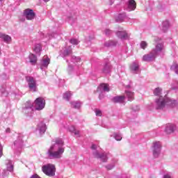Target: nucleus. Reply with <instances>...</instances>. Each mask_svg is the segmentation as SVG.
Wrapping results in <instances>:
<instances>
[{"label":"nucleus","instance_id":"obj_20","mask_svg":"<svg viewBox=\"0 0 178 178\" xmlns=\"http://www.w3.org/2000/svg\"><path fill=\"white\" fill-rule=\"evenodd\" d=\"M117 42L113 40H110L108 42H106L105 43L106 47H115L116 45Z\"/></svg>","mask_w":178,"mask_h":178},{"label":"nucleus","instance_id":"obj_19","mask_svg":"<svg viewBox=\"0 0 178 178\" xmlns=\"http://www.w3.org/2000/svg\"><path fill=\"white\" fill-rule=\"evenodd\" d=\"M125 92L129 99H130V101H132V99H134V92H130V91H126Z\"/></svg>","mask_w":178,"mask_h":178},{"label":"nucleus","instance_id":"obj_36","mask_svg":"<svg viewBox=\"0 0 178 178\" xmlns=\"http://www.w3.org/2000/svg\"><path fill=\"white\" fill-rule=\"evenodd\" d=\"M163 26H165V28L169 27V22L165 21L163 23Z\"/></svg>","mask_w":178,"mask_h":178},{"label":"nucleus","instance_id":"obj_7","mask_svg":"<svg viewBox=\"0 0 178 178\" xmlns=\"http://www.w3.org/2000/svg\"><path fill=\"white\" fill-rule=\"evenodd\" d=\"M154 150H153V155L154 156H158L159 155V153L161 152V143L159 142H156L154 143L153 146Z\"/></svg>","mask_w":178,"mask_h":178},{"label":"nucleus","instance_id":"obj_1","mask_svg":"<svg viewBox=\"0 0 178 178\" xmlns=\"http://www.w3.org/2000/svg\"><path fill=\"white\" fill-rule=\"evenodd\" d=\"M154 94L156 97H160L159 99L156 101L158 109H163V108H165L166 105H168L170 106H175L176 104V100H170L166 97L161 96L162 94V88H155L154 90Z\"/></svg>","mask_w":178,"mask_h":178},{"label":"nucleus","instance_id":"obj_33","mask_svg":"<svg viewBox=\"0 0 178 178\" xmlns=\"http://www.w3.org/2000/svg\"><path fill=\"white\" fill-rule=\"evenodd\" d=\"M103 72H104V73H108V72H109V67H108V65H106V66L104 67Z\"/></svg>","mask_w":178,"mask_h":178},{"label":"nucleus","instance_id":"obj_42","mask_svg":"<svg viewBox=\"0 0 178 178\" xmlns=\"http://www.w3.org/2000/svg\"><path fill=\"white\" fill-rule=\"evenodd\" d=\"M3 34V33H0V38H2Z\"/></svg>","mask_w":178,"mask_h":178},{"label":"nucleus","instance_id":"obj_38","mask_svg":"<svg viewBox=\"0 0 178 178\" xmlns=\"http://www.w3.org/2000/svg\"><path fill=\"white\" fill-rule=\"evenodd\" d=\"M31 178H40V176H38V175L35 174L31 176Z\"/></svg>","mask_w":178,"mask_h":178},{"label":"nucleus","instance_id":"obj_32","mask_svg":"<svg viewBox=\"0 0 178 178\" xmlns=\"http://www.w3.org/2000/svg\"><path fill=\"white\" fill-rule=\"evenodd\" d=\"M115 138L117 141H120V140H122V136H120V135H115Z\"/></svg>","mask_w":178,"mask_h":178},{"label":"nucleus","instance_id":"obj_27","mask_svg":"<svg viewBox=\"0 0 178 178\" xmlns=\"http://www.w3.org/2000/svg\"><path fill=\"white\" fill-rule=\"evenodd\" d=\"M172 69H173L175 72V73H177V74H178V65L177 63H174L172 66Z\"/></svg>","mask_w":178,"mask_h":178},{"label":"nucleus","instance_id":"obj_24","mask_svg":"<svg viewBox=\"0 0 178 178\" xmlns=\"http://www.w3.org/2000/svg\"><path fill=\"white\" fill-rule=\"evenodd\" d=\"M50 62L51 60L49 58H43V66H45V67H47Z\"/></svg>","mask_w":178,"mask_h":178},{"label":"nucleus","instance_id":"obj_30","mask_svg":"<svg viewBox=\"0 0 178 178\" xmlns=\"http://www.w3.org/2000/svg\"><path fill=\"white\" fill-rule=\"evenodd\" d=\"M56 144H58V145H63V140L62 139H56Z\"/></svg>","mask_w":178,"mask_h":178},{"label":"nucleus","instance_id":"obj_23","mask_svg":"<svg viewBox=\"0 0 178 178\" xmlns=\"http://www.w3.org/2000/svg\"><path fill=\"white\" fill-rule=\"evenodd\" d=\"M131 70H132L133 72H136V70H138V64L133 63L131 65Z\"/></svg>","mask_w":178,"mask_h":178},{"label":"nucleus","instance_id":"obj_11","mask_svg":"<svg viewBox=\"0 0 178 178\" xmlns=\"http://www.w3.org/2000/svg\"><path fill=\"white\" fill-rule=\"evenodd\" d=\"M125 98L124 96H116L113 98V102H115V104H122L124 102Z\"/></svg>","mask_w":178,"mask_h":178},{"label":"nucleus","instance_id":"obj_34","mask_svg":"<svg viewBox=\"0 0 178 178\" xmlns=\"http://www.w3.org/2000/svg\"><path fill=\"white\" fill-rule=\"evenodd\" d=\"M70 131H71L72 133H74V131H76V127H74V126H71L70 127Z\"/></svg>","mask_w":178,"mask_h":178},{"label":"nucleus","instance_id":"obj_43","mask_svg":"<svg viewBox=\"0 0 178 178\" xmlns=\"http://www.w3.org/2000/svg\"><path fill=\"white\" fill-rule=\"evenodd\" d=\"M44 2H49V0H44Z\"/></svg>","mask_w":178,"mask_h":178},{"label":"nucleus","instance_id":"obj_6","mask_svg":"<svg viewBox=\"0 0 178 178\" xmlns=\"http://www.w3.org/2000/svg\"><path fill=\"white\" fill-rule=\"evenodd\" d=\"M24 16L26 17V19H27V20H33V19L35 17V13L34 10L28 8L24 10Z\"/></svg>","mask_w":178,"mask_h":178},{"label":"nucleus","instance_id":"obj_14","mask_svg":"<svg viewBox=\"0 0 178 178\" xmlns=\"http://www.w3.org/2000/svg\"><path fill=\"white\" fill-rule=\"evenodd\" d=\"M29 60L32 65H35V63H37V56L33 54L29 55Z\"/></svg>","mask_w":178,"mask_h":178},{"label":"nucleus","instance_id":"obj_39","mask_svg":"<svg viewBox=\"0 0 178 178\" xmlns=\"http://www.w3.org/2000/svg\"><path fill=\"white\" fill-rule=\"evenodd\" d=\"M2 156V145L0 144V158Z\"/></svg>","mask_w":178,"mask_h":178},{"label":"nucleus","instance_id":"obj_15","mask_svg":"<svg viewBox=\"0 0 178 178\" xmlns=\"http://www.w3.org/2000/svg\"><path fill=\"white\" fill-rule=\"evenodd\" d=\"M63 99H66V101H70V98H72V92L67 91V92H65L64 94H63Z\"/></svg>","mask_w":178,"mask_h":178},{"label":"nucleus","instance_id":"obj_31","mask_svg":"<svg viewBox=\"0 0 178 178\" xmlns=\"http://www.w3.org/2000/svg\"><path fill=\"white\" fill-rule=\"evenodd\" d=\"M95 114L96 116H102V111H101V110L96 109Z\"/></svg>","mask_w":178,"mask_h":178},{"label":"nucleus","instance_id":"obj_28","mask_svg":"<svg viewBox=\"0 0 178 178\" xmlns=\"http://www.w3.org/2000/svg\"><path fill=\"white\" fill-rule=\"evenodd\" d=\"M147 45L148 44L146 43L145 41H142L140 43V47H141L142 49H145V48H147Z\"/></svg>","mask_w":178,"mask_h":178},{"label":"nucleus","instance_id":"obj_10","mask_svg":"<svg viewBox=\"0 0 178 178\" xmlns=\"http://www.w3.org/2000/svg\"><path fill=\"white\" fill-rule=\"evenodd\" d=\"M175 124H168L165 128V132L167 133V134H172V133H173V131H175Z\"/></svg>","mask_w":178,"mask_h":178},{"label":"nucleus","instance_id":"obj_40","mask_svg":"<svg viewBox=\"0 0 178 178\" xmlns=\"http://www.w3.org/2000/svg\"><path fill=\"white\" fill-rule=\"evenodd\" d=\"M91 148H92V149H97V145H92Z\"/></svg>","mask_w":178,"mask_h":178},{"label":"nucleus","instance_id":"obj_16","mask_svg":"<svg viewBox=\"0 0 178 178\" xmlns=\"http://www.w3.org/2000/svg\"><path fill=\"white\" fill-rule=\"evenodd\" d=\"M96 158H100L103 162H106L108 161V157H106L105 154H99V153H96Z\"/></svg>","mask_w":178,"mask_h":178},{"label":"nucleus","instance_id":"obj_45","mask_svg":"<svg viewBox=\"0 0 178 178\" xmlns=\"http://www.w3.org/2000/svg\"><path fill=\"white\" fill-rule=\"evenodd\" d=\"M1 1H3V0H0L1 2Z\"/></svg>","mask_w":178,"mask_h":178},{"label":"nucleus","instance_id":"obj_4","mask_svg":"<svg viewBox=\"0 0 178 178\" xmlns=\"http://www.w3.org/2000/svg\"><path fill=\"white\" fill-rule=\"evenodd\" d=\"M35 105L36 111H42L45 108V99L42 97H38L35 100Z\"/></svg>","mask_w":178,"mask_h":178},{"label":"nucleus","instance_id":"obj_18","mask_svg":"<svg viewBox=\"0 0 178 178\" xmlns=\"http://www.w3.org/2000/svg\"><path fill=\"white\" fill-rule=\"evenodd\" d=\"M1 38H3V41H5V42H10V41H12V38L8 35H5L3 34L1 36Z\"/></svg>","mask_w":178,"mask_h":178},{"label":"nucleus","instance_id":"obj_12","mask_svg":"<svg viewBox=\"0 0 178 178\" xmlns=\"http://www.w3.org/2000/svg\"><path fill=\"white\" fill-rule=\"evenodd\" d=\"M128 8L130 10H134L137 8V3L134 0H129L128 3Z\"/></svg>","mask_w":178,"mask_h":178},{"label":"nucleus","instance_id":"obj_22","mask_svg":"<svg viewBox=\"0 0 178 178\" xmlns=\"http://www.w3.org/2000/svg\"><path fill=\"white\" fill-rule=\"evenodd\" d=\"M71 105H72V108H74L75 109H79V108H80V106H81L80 103H78L76 102H71Z\"/></svg>","mask_w":178,"mask_h":178},{"label":"nucleus","instance_id":"obj_9","mask_svg":"<svg viewBox=\"0 0 178 178\" xmlns=\"http://www.w3.org/2000/svg\"><path fill=\"white\" fill-rule=\"evenodd\" d=\"M154 58L155 54L150 53L149 54H145V56H143V60H144L145 62H151V60H152V59H154Z\"/></svg>","mask_w":178,"mask_h":178},{"label":"nucleus","instance_id":"obj_5","mask_svg":"<svg viewBox=\"0 0 178 178\" xmlns=\"http://www.w3.org/2000/svg\"><path fill=\"white\" fill-rule=\"evenodd\" d=\"M26 80L28 83L30 90H33V91H37V83L34 77L33 76H26Z\"/></svg>","mask_w":178,"mask_h":178},{"label":"nucleus","instance_id":"obj_25","mask_svg":"<svg viewBox=\"0 0 178 178\" xmlns=\"http://www.w3.org/2000/svg\"><path fill=\"white\" fill-rule=\"evenodd\" d=\"M7 170H8V172H13V165H12V163H9L7 165Z\"/></svg>","mask_w":178,"mask_h":178},{"label":"nucleus","instance_id":"obj_21","mask_svg":"<svg viewBox=\"0 0 178 178\" xmlns=\"http://www.w3.org/2000/svg\"><path fill=\"white\" fill-rule=\"evenodd\" d=\"M40 134H44L47 131V125L45 124H42L41 127L40 128Z\"/></svg>","mask_w":178,"mask_h":178},{"label":"nucleus","instance_id":"obj_37","mask_svg":"<svg viewBox=\"0 0 178 178\" xmlns=\"http://www.w3.org/2000/svg\"><path fill=\"white\" fill-rule=\"evenodd\" d=\"M73 133L75 134V136H80V131H77L75 129Z\"/></svg>","mask_w":178,"mask_h":178},{"label":"nucleus","instance_id":"obj_41","mask_svg":"<svg viewBox=\"0 0 178 178\" xmlns=\"http://www.w3.org/2000/svg\"><path fill=\"white\" fill-rule=\"evenodd\" d=\"M29 108H33V104H30Z\"/></svg>","mask_w":178,"mask_h":178},{"label":"nucleus","instance_id":"obj_35","mask_svg":"<svg viewBox=\"0 0 178 178\" xmlns=\"http://www.w3.org/2000/svg\"><path fill=\"white\" fill-rule=\"evenodd\" d=\"M112 33V31H111L110 29H106L105 30V33L108 35L109 34H111Z\"/></svg>","mask_w":178,"mask_h":178},{"label":"nucleus","instance_id":"obj_26","mask_svg":"<svg viewBox=\"0 0 178 178\" xmlns=\"http://www.w3.org/2000/svg\"><path fill=\"white\" fill-rule=\"evenodd\" d=\"M70 42L72 44V45H78L79 44V40L77 39H71L70 40Z\"/></svg>","mask_w":178,"mask_h":178},{"label":"nucleus","instance_id":"obj_17","mask_svg":"<svg viewBox=\"0 0 178 178\" xmlns=\"http://www.w3.org/2000/svg\"><path fill=\"white\" fill-rule=\"evenodd\" d=\"M99 88H102L103 90L109 92V85L108 83H102Z\"/></svg>","mask_w":178,"mask_h":178},{"label":"nucleus","instance_id":"obj_29","mask_svg":"<svg viewBox=\"0 0 178 178\" xmlns=\"http://www.w3.org/2000/svg\"><path fill=\"white\" fill-rule=\"evenodd\" d=\"M33 51H34L35 52H36V54H40V52L41 51V47H40V46H36V47L34 48Z\"/></svg>","mask_w":178,"mask_h":178},{"label":"nucleus","instance_id":"obj_3","mask_svg":"<svg viewBox=\"0 0 178 178\" xmlns=\"http://www.w3.org/2000/svg\"><path fill=\"white\" fill-rule=\"evenodd\" d=\"M65 152V148L63 147H58V151L54 152V147L51 146L49 149V156L51 158H57L59 159L62 156V154Z\"/></svg>","mask_w":178,"mask_h":178},{"label":"nucleus","instance_id":"obj_8","mask_svg":"<svg viewBox=\"0 0 178 178\" xmlns=\"http://www.w3.org/2000/svg\"><path fill=\"white\" fill-rule=\"evenodd\" d=\"M116 34H117L118 37L120 38V40H128L129 39V35H127V33H126V31H118V32H117Z\"/></svg>","mask_w":178,"mask_h":178},{"label":"nucleus","instance_id":"obj_2","mask_svg":"<svg viewBox=\"0 0 178 178\" xmlns=\"http://www.w3.org/2000/svg\"><path fill=\"white\" fill-rule=\"evenodd\" d=\"M42 170L47 176H55V165L53 164H47L42 167Z\"/></svg>","mask_w":178,"mask_h":178},{"label":"nucleus","instance_id":"obj_13","mask_svg":"<svg viewBox=\"0 0 178 178\" xmlns=\"http://www.w3.org/2000/svg\"><path fill=\"white\" fill-rule=\"evenodd\" d=\"M163 44L162 43H158L156 45V47L154 50V53L156 54L158 52H162L163 49H164Z\"/></svg>","mask_w":178,"mask_h":178},{"label":"nucleus","instance_id":"obj_44","mask_svg":"<svg viewBox=\"0 0 178 178\" xmlns=\"http://www.w3.org/2000/svg\"><path fill=\"white\" fill-rule=\"evenodd\" d=\"M111 169H112V167H111V168H108V170H111Z\"/></svg>","mask_w":178,"mask_h":178}]
</instances>
